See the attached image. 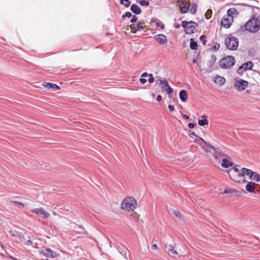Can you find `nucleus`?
Segmentation results:
<instances>
[{
	"instance_id": "obj_39",
	"label": "nucleus",
	"mask_w": 260,
	"mask_h": 260,
	"mask_svg": "<svg viewBox=\"0 0 260 260\" xmlns=\"http://www.w3.org/2000/svg\"><path fill=\"white\" fill-rule=\"evenodd\" d=\"M211 14H212V10H210V9H209L207 11V13H206V14L205 15L206 17V18L208 19H209Z\"/></svg>"
},
{
	"instance_id": "obj_46",
	"label": "nucleus",
	"mask_w": 260,
	"mask_h": 260,
	"mask_svg": "<svg viewBox=\"0 0 260 260\" xmlns=\"http://www.w3.org/2000/svg\"><path fill=\"white\" fill-rule=\"evenodd\" d=\"M132 217H133V218L135 219H138V215L136 213V212H134L132 214Z\"/></svg>"
},
{
	"instance_id": "obj_26",
	"label": "nucleus",
	"mask_w": 260,
	"mask_h": 260,
	"mask_svg": "<svg viewBox=\"0 0 260 260\" xmlns=\"http://www.w3.org/2000/svg\"><path fill=\"white\" fill-rule=\"evenodd\" d=\"M136 3L139 4L141 6L148 7L149 5V2L145 0L139 1L136 0Z\"/></svg>"
},
{
	"instance_id": "obj_47",
	"label": "nucleus",
	"mask_w": 260,
	"mask_h": 260,
	"mask_svg": "<svg viewBox=\"0 0 260 260\" xmlns=\"http://www.w3.org/2000/svg\"><path fill=\"white\" fill-rule=\"evenodd\" d=\"M168 108L170 110V111H173L174 110V106L172 105H169L168 106Z\"/></svg>"
},
{
	"instance_id": "obj_12",
	"label": "nucleus",
	"mask_w": 260,
	"mask_h": 260,
	"mask_svg": "<svg viewBox=\"0 0 260 260\" xmlns=\"http://www.w3.org/2000/svg\"><path fill=\"white\" fill-rule=\"evenodd\" d=\"M233 21L232 18L229 17V16H225L221 20V25L225 28H229L231 26Z\"/></svg>"
},
{
	"instance_id": "obj_15",
	"label": "nucleus",
	"mask_w": 260,
	"mask_h": 260,
	"mask_svg": "<svg viewBox=\"0 0 260 260\" xmlns=\"http://www.w3.org/2000/svg\"><path fill=\"white\" fill-rule=\"evenodd\" d=\"M117 248L119 253L122 255L125 259H127L130 255L129 253L127 251L128 250L125 247L120 246H118Z\"/></svg>"
},
{
	"instance_id": "obj_30",
	"label": "nucleus",
	"mask_w": 260,
	"mask_h": 260,
	"mask_svg": "<svg viewBox=\"0 0 260 260\" xmlns=\"http://www.w3.org/2000/svg\"><path fill=\"white\" fill-rule=\"evenodd\" d=\"M197 6L196 4H193L191 6L189 9L190 13L192 14H194L197 12Z\"/></svg>"
},
{
	"instance_id": "obj_2",
	"label": "nucleus",
	"mask_w": 260,
	"mask_h": 260,
	"mask_svg": "<svg viewBox=\"0 0 260 260\" xmlns=\"http://www.w3.org/2000/svg\"><path fill=\"white\" fill-rule=\"evenodd\" d=\"M137 202L132 197L125 198L121 203V209L127 212H132L137 208Z\"/></svg>"
},
{
	"instance_id": "obj_48",
	"label": "nucleus",
	"mask_w": 260,
	"mask_h": 260,
	"mask_svg": "<svg viewBox=\"0 0 260 260\" xmlns=\"http://www.w3.org/2000/svg\"><path fill=\"white\" fill-rule=\"evenodd\" d=\"M188 127L190 129L193 128L194 127V124L192 123H189L188 124Z\"/></svg>"
},
{
	"instance_id": "obj_38",
	"label": "nucleus",
	"mask_w": 260,
	"mask_h": 260,
	"mask_svg": "<svg viewBox=\"0 0 260 260\" xmlns=\"http://www.w3.org/2000/svg\"><path fill=\"white\" fill-rule=\"evenodd\" d=\"M173 214L178 218H179L181 216V213L179 211L175 210L173 211Z\"/></svg>"
},
{
	"instance_id": "obj_42",
	"label": "nucleus",
	"mask_w": 260,
	"mask_h": 260,
	"mask_svg": "<svg viewBox=\"0 0 260 260\" xmlns=\"http://www.w3.org/2000/svg\"><path fill=\"white\" fill-rule=\"evenodd\" d=\"M71 227H73V228H74L75 229H77V228L81 229V228L80 226H79L78 225L76 224L75 223H71Z\"/></svg>"
},
{
	"instance_id": "obj_51",
	"label": "nucleus",
	"mask_w": 260,
	"mask_h": 260,
	"mask_svg": "<svg viewBox=\"0 0 260 260\" xmlns=\"http://www.w3.org/2000/svg\"><path fill=\"white\" fill-rule=\"evenodd\" d=\"M232 192V189H225L223 193H229Z\"/></svg>"
},
{
	"instance_id": "obj_6",
	"label": "nucleus",
	"mask_w": 260,
	"mask_h": 260,
	"mask_svg": "<svg viewBox=\"0 0 260 260\" xmlns=\"http://www.w3.org/2000/svg\"><path fill=\"white\" fill-rule=\"evenodd\" d=\"M200 139L209 149H212L213 151H214L215 152V154L213 155L215 159H217V160L218 159L219 160L220 158L223 159L224 157H226L228 156L226 154H225L224 153H223L222 152L217 151L216 148L214 146L211 145L209 143H208L206 141H205L203 138H200Z\"/></svg>"
},
{
	"instance_id": "obj_9",
	"label": "nucleus",
	"mask_w": 260,
	"mask_h": 260,
	"mask_svg": "<svg viewBox=\"0 0 260 260\" xmlns=\"http://www.w3.org/2000/svg\"><path fill=\"white\" fill-rule=\"evenodd\" d=\"M248 82L247 81L240 79L239 80H236L235 87L239 91H242L248 86Z\"/></svg>"
},
{
	"instance_id": "obj_21",
	"label": "nucleus",
	"mask_w": 260,
	"mask_h": 260,
	"mask_svg": "<svg viewBox=\"0 0 260 260\" xmlns=\"http://www.w3.org/2000/svg\"><path fill=\"white\" fill-rule=\"evenodd\" d=\"M214 82L220 85H222L224 84L225 79L224 78L220 76L216 75L214 78Z\"/></svg>"
},
{
	"instance_id": "obj_23",
	"label": "nucleus",
	"mask_w": 260,
	"mask_h": 260,
	"mask_svg": "<svg viewBox=\"0 0 260 260\" xmlns=\"http://www.w3.org/2000/svg\"><path fill=\"white\" fill-rule=\"evenodd\" d=\"M202 118L204 119H200L198 121V124L200 126H204L205 125H207L208 124V121L207 120V116L206 115H203Z\"/></svg>"
},
{
	"instance_id": "obj_16",
	"label": "nucleus",
	"mask_w": 260,
	"mask_h": 260,
	"mask_svg": "<svg viewBox=\"0 0 260 260\" xmlns=\"http://www.w3.org/2000/svg\"><path fill=\"white\" fill-rule=\"evenodd\" d=\"M229 159H230V157L229 156L222 159L221 166L223 168H228L233 166L232 162L230 161Z\"/></svg>"
},
{
	"instance_id": "obj_36",
	"label": "nucleus",
	"mask_w": 260,
	"mask_h": 260,
	"mask_svg": "<svg viewBox=\"0 0 260 260\" xmlns=\"http://www.w3.org/2000/svg\"><path fill=\"white\" fill-rule=\"evenodd\" d=\"M132 17V19L131 20V22L132 23H136L137 21V20H138L137 17L136 15H133Z\"/></svg>"
},
{
	"instance_id": "obj_7",
	"label": "nucleus",
	"mask_w": 260,
	"mask_h": 260,
	"mask_svg": "<svg viewBox=\"0 0 260 260\" xmlns=\"http://www.w3.org/2000/svg\"><path fill=\"white\" fill-rule=\"evenodd\" d=\"M196 22L190 21H183L182 22V26L185 29L187 34H191L194 32L196 29Z\"/></svg>"
},
{
	"instance_id": "obj_41",
	"label": "nucleus",
	"mask_w": 260,
	"mask_h": 260,
	"mask_svg": "<svg viewBox=\"0 0 260 260\" xmlns=\"http://www.w3.org/2000/svg\"><path fill=\"white\" fill-rule=\"evenodd\" d=\"M156 25L157 27H160L161 29H163L165 27L164 25L160 22H156Z\"/></svg>"
},
{
	"instance_id": "obj_61",
	"label": "nucleus",
	"mask_w": 260,
	"mask_h": 260,
	"mask_svg": "<svg viewBox=\"0 0 260 260\" xmlns=\"http://www.w3.org/2000/svg\"><path fill=\"white\" fill-rule=\"evenodd\" d=\"M53 215H56V213H55V212H53Z\"/></svg>"
},
{
	"instance_id": "obj_37",
	"label": "nucleus",
	"mask_w": 260,
	"mask_h": 260,
	"mask_svg": "<svg viewBox=\"0 0 260 260\" xmlns=\"http://www.w3.org/2000/svg\"><path fill=\"white\" fill-rule=\"evenodd\" d=\"M138 23L139 26L141 27V30L144 29V25H145V22L144 21H138L137 22Z\"/></svg>"
},
{
	"instance_id": "obj_59",
	"label": "nucleus",
	"mask_w": 260,
	"mask_h": 260,
	"mask_svg": "<svg viewBox=\"0 0 260 260\" xmlns=\"http://www.w3.org/2000/svg\"><path fill=\"white\" fill-rule=\"evenodd\" d=\"M192 62H193V63H196L197 60L196 59H193Z\"/></svg>"
},
{
	"instance_id": "obj_49",
	"label": "nucleus",
	"mask_w": 260,
	"mask_h": 260,
	"mask_svg": "<svg viewBox=\"0 0 260 260\" xmlns=\"http://www.w3.org/2000/svg\"><path fill=\"white\" fill-rule=\"evenodd\" d=\"M148 75H149V74H148L147 73L145 72V73H143V74L141 75V77H143V78H145V77H148Z\"/></svg>"
},
{
	"instance_id": "obj_14",
	"label": "nucleus",
	"mask_w": 260,
	"mask_h": 260,
	"mask_svg": "<svg viewBox=\"0 0 260 260\" xmlns=\"http://www.w3.org/2000/svg\"><path fill=\"white\" fill-rule=\"evenodd\" d=\"M177 3L181 9V13L184 14L188 11L189 7L186 3L181 0H178Z\"/></svg>"
},
{
	"instance_id": "obj_33",
	"label": "nucleus",
	"mask_w": 260,
	"mask_h": 260,
	"mask_svg": "<svg viewBox=\"0 0 260 260\" xmlns=\"http://www.w3.org/2000/svg\"><path fill=\"white\" fill-rule=\"evenodd\" d=\"M11 203H12L15 205H18L19 206H20L21 207H24V205L23 203H22L21 202H19L18 201H11Z\"/></svg>"
},
{
	"instance_id": "obj_50",
	"label": "nucleus",
	"mask_w": 260,
	"mask_h": 260,
	"mask_svg": "<svg viewBox=\"0 0 260 260\" xmlns=\"http://www.w3.org/2000/svg\"><path fill=\"white\" fill-rule=\"evenodd\" d=\"M156 100L158 102H160L162 100V97L160 95H158L156 98Z\"/></svg>"
},
{
	"instance_id": "obj_3",
	"label": "nucleus",
	"mask_w": 260,
	"mask_h": 260,
	"mask_svg": "<svg viewBox=\"0 0 260 260\" xmlns=\"http://www.w3.org/2000/svg\"><path fill=\"white\" fill-rule=\"evenodd\" d=\"M241 173H239V177H244L245 175L249 176V179L260 183V175L257 173L252 172L251 170L243 168L241 170Z\"/></svg>"
},
{
	"instance_id": "obj_20",
	"label": "nucleus",
	"mask_w": 260,
	"mask_h": 260,
	"mask_svg": "<svg viewBox=\"0 0 260 260\" xmlns=\"http://www.w3.org/2000/svg\"><path fill=\"white\" fill-rule=\"evenodd\" d=\"M179 98L182 102H186L188 98L187 91L185 90H180L179 92Z\"/></svg>"
},
{
	"instance_id": "obj_27",
	"label": "nucleus",
	"mask_w": 260,
	"mask_h": 260,
	"mask_svg": "<svg viewBox=\"0 0 260 260\" xmlns=\"http://www.w3.org/2000/svg\"><path fill=\"white\" fill-rule=\"evenodd\" d=\"M168 251H169V252L172 255H177L178 254L177 251L174 249V246L172 244H171L169 245V249Z\"/></svg>"
},
{
	"instance_id": "obj_31",
	"label": "nucleus",
	"mask_w": 260,
	"mask_h": 260,
	"mask_svg": "<svg viewBox=\"0 0 260 260\" xmlns=\"http://www.w3.org/2000/svg\"><path fill=\"white\" fill-rule=\"evenodd\" d=\"M216 60V57L215 55H212L211 56V59L209 60L210 66H212L213 64L215 62Z\"/></svg>"
},
{
	"instance_id": "obj_18",
	"label": "nucleus",
	"mask_w": 260,
	"mask_h": 260,
	"mask_svg": "<svg viewBox=\"0 0 260 260\" xmlns=\"http://www.w3.org/2000/svg\"><path fill=\"white\" fill-rule=\"evenodd\" d=\"M256 184L252 182H248L246 185V189L248 192H253L255 188Z\"/></svg>"
},
{
	"instance_id": "obj_19",
	"label": "nucleus",
	"mask_w": 260,
	"mask_h": 260,
	"mask_svg": "<svg viewBox=\"0 0 260 260\" xmlns=\"http://www.w3.org/2000/svg\"><path fill=\"white\" fill-rule=\"evenodd\" d=\"M43 85L48 89L53 88L55 90L60 89V87L57 84L54 83L44 82Z\"/></svg>"
},
{
	"instance_id": "obj_56",
	"label": "nucleus",
	"mask_w": 260,
	"mask_h": 260,
	"mask_svg": "<svg viewBox=\"0 0 260 260\" xmlns=\"http://www.w3.org/2000/svg\"><path fill=\"white\" fill-rule=\"evenodd\" d=\"M27 245H30L31 243V241L28 240L26 242Z\"/></svg>"
},
{
	"instance_id": "obj_55",
	"label": "nucleus",
	"mask_w": 260,
	"mask_h": 260,
	"mask_svg": "<svg viewBox=\"0 0 260 260\" xmlns=\"http://www.w3.org/2000/svg\"><path fill=\"white\" fill-rule=\"evenodd\" d=\"M232 170H234V171L235 172H237L239 171L238 169L237 168H233L230 171H232Z\"/></svg>"
},
{
	"instance_id": "obj_24",
	"label": "nucleus",
	"mask_w": 260,
	"mask_h": 260,
	"mask_svg": "<svg viewBox=\"0 0 260 260\" xmlns=\"http://www.w3.org/2000/svg\"><path fill=\"white\" fill-rule=\"evenodd\" d=\"M235 14H238L236 9L235 8H231L228 10L226 16H229V17L233 19V15Z\"/></svg>"
},
{
	"instance_id": "obj_52",
	"label": "nucleus",
	"mask_w": 260,
	"mask_h": 260,
	"mask_svg": "<svg viewBox=\"0 0 260 260\" xmlns=\"http://www.w3.org/2000/svg\"><path fill=\"white\" fill-rule=\"evenodd\" d=\"M157 248V246L156 244H152V249H156Z\"/></svg>"
},
{
	"instance_id": "obj_60",
	"label": "nucleus",
	"mask_w": 260,
	"mask_h": 260,
	"mask_svg": "<svg viewBox=\"0 0 260 260\" xmlns=\"http://www.w3.org/2000/svg\"><path fill=\"white\" fill-rule=\"evenodd\" d=\"M254 23H252V24H251V26H253V25H254Z\"/></svg>"
},
{
	"instance_id": "obj_28",
	"label": "nucleus",
	"mask_w": 260,
	"mask_h": 260,
	"mask_svg": "<svg viewBox=\"0 0 260 260\" xmlns=\"http://www.w3.org/2000/svg\"><path fill=\"white\" fill-rule=\"evenodd\" d=\"M120 3L123 5L126 8H128L131 5V2L129 0H119Z\"/></svg>"
},
{
	"instance_id": "obj_13",
	"label": "nucleus",
	"mask_w": 260,
	"mask_h": 260,
	"mask_svg": "<svg viewBox=\"0 0 260 260\" xmlns=\"http://www.w3.org/2000/svg\"><path fill=\"white\" fill-rule=\"evenodd\" d=\"M154 38L160 45H165L167 43V39L163 34H158L154 36Z\"/></svg>"
},
{
	"instance_id": "obj_4",
	"label": "nucleus",
	"mask_w": 260,
	"mask_h": 260,
	"mask_svg": "<svg viewBox=\"0 0 260 260\" xmlns=\"http://www.w3.org/2000/svg\"><path fill=\"white\" fill-rule=\"evenodd\" d=\"M219 66L223 69H228L232 68L235 63V58L232 56H226L222 58L219 62Z\"/></svg>"
},
{
	"instance_id": "obj_45",
	"label": "nucleus",
	"mask_w": 260,
	"mask_h": 260,
	"mask_svg": "<svg viewBox=\"0 0 260 260\" xmlns=\"http://www.w3.org/2000/svg\"><path fill=\"white\" fill-rule=\"evenodd\" d=\"M198 143L203 148V149H204V150L206 152H210V149H206L205 148H204V147L203 146L202 144L201 143L198 142Z\"/></svg>"
},
{
	"instance_id": "obj_34",
	"label": "nucleus",
	"mask_w": 260,
	"mask_h": 260,
	"mask_svg": "<svg viewBox=\"0 0 260 260\" xmlns=\"http://www.w3.org/2000/svg\"><path fill=\"white\" fill-rule=\"evenodd\" d=\"M149 78H148V82L150 83H152L154 82V79L153 76V75L152 74H149L148 75Z\"/></svg>"
},
{
	"instance_id": "obj_8",
	"label": "nucleus",
	"mask_w": 260,
	"mask_h": 260,
	"mask_svg": "<svg viewBox=\"0 0 260 260\" xmlns=\"http://www.w3.org/2000/svg\"><path fill=\"white\" fill-rule=\"evenodd\" d=\"M157 81L159 82L161 87L169 95H172L173 92V89L169 85L168 82L165 78L159 79Z\"/></svg>"
},
{
	"instance_id": "obj_32",
	"label": "nucleus",
	"mask_w": 260,
	"mask_h": 260,
	"mask_svg": "<svg viewBox=\"0 0 260 260\" xmlns=\"http://www.w3.org/2000/svg\"><path fill=\"white\" fill-rule=\"evenodd\" d=\"M206 39V37L205 35H202L200 37V40L202 42V44L203 45H206V40H205Z\"/></svg>"
},
{
	"instance_id": "obj_29",
	"label": "nucleus",
	"mask_w": 260,
	"mask_h": 260,
	"mask_svg": "<svg viewBox=\"0 0 260 260\" xmlns=\"http://www.w3.org/2000/svg\"><path fill=\"white\" fill-rule=\"evenodd\" d=\"M129 26L130 28H131L132 29H135V30H141V27L139 26L138 23H133V24L129 25Z\"/></svg>"
},
{
	"instance_id": "obj_54",
	"label": "nucleus",
	"mask_w": 260,
	"mask_h": 260,
	"mask_svg": "<svg viewBox=\"0 0 260 260\" xmlns=\"http://www.w3.org/2000/svg\"><path fill=\"white\" fill-rule=\"evenodd\" d=\"M182 116H183V118H184L185 119H186V120H187L189 118V116L187 115H183Z\"/></svg>"
},
{
	"instance_id": "obj_25",
	"label": "nucleus",
	"mask_w": 260,
	"mask_h": 260,
	"mask_svg": "<svg viewBox=\"0 0 260 260\" xmlns=\"http://www.w3.org/2000/svg\"><path fill=\"white\" fill-rule=\"evenodd\" d=\"M190 48L191 50H197L198 49V44L194 41L193 39L190 40Z\"/></svg>"
},
{
	"instance_id": "obj_22",
	"label": "nucleus",
	"mask_w": 260,
	"mask_h": 260,
	"mask_svg": "<svg viewBox=\"0 0 260 260\" xmlns=\"http://www.w3.org/2000/svg\"><path fill=\"white\" fill-rule=\"evenodd\" d=\"M253 64L251 61H247L242 65V67L244 68V71L251 70L253 68Z\"/></svg>"
},
{
	"instance_id": "obj_44",
	"label": "nucleus",
	"mask_w": 260,
	"mask_h": 260,
	"mask_svg": "<svg viewBox=\"0 0 260 260\" xmlns=\"http://www.w3.org/2000/svg\"><path fill=\"white\" fill-rule=\"evenodd\" d=\"M219 48V45L218 44H216V45H215L213 47H212V49L215 50V51H216L217 50H218Z\"/></svg>"
},
{
	"instance_id": "obj_53",
	"label": "nucleus",
	"mask_w": 260,
	"mask_h": 260,
	"mask_svg": "<svg viewBox=\"0 0 260 260\" xmlns=\"http://www.w3.org/2000/svg\"><path fill=\"white\" fill-rule=\"evenodd\" d=\"M191 135H193V136H196V137H197V138H198L200 140H201L200 139V137L199 136H197L195 133H194V132H192L191 133Z\"/></svg>"
},
{
	"instance_id": "obj_58",
	"label": "nucleus",
	"mask_w": 260,
	"mask_h": 260,
	"mask_svg": "<svg viewBox=\"0 0 260 260\" xmlns=\"http://www.w3.org/2000/svg\"><path fill=\"white\" fill-rule=\"evenodd\" d=\"M151 21H152V22H155V20L153 18H152V19H151Z\"/></svg>"
},
{
	"instance_id": "obj_5",
	"label": "nucleus",
	"mask_w": 260,
	"mask_h": 260,
	"mask_svg": "<svg viewBox=\"0 0 260 260\" xmlns=\"http://www.w3.org/2000/svg\"><path fill=\"white\" fill-rule=\"evenodd\" d=\"M225 45L227 48L231 50H235L239 45L238 39L232 35H229L225 39Z\"/></svg>"
},
{
	"instance_id": "obj_43",
	"label": "nucleus",
	"mask_w": 260,
	"mask_h": 260,
	"mask_svg": "<svg viewBox=\"0 0 260 260\" xmlns=\"http://www.w3.org/2000/svg\"><path fill=\"white\" fill-rule=\"evenodd\" d=\"M140 82L142 84H145L147 82V80L144 78L141 77L140 79Z\"/></svg>"
},
{
	"instance_id": "obj_35",
	"label": "nucleus",
	"mask_w": 260,
	"mask_h": 260,
	"mask_svg": "<svg viewBox=\"0 0 260 260\" xmlns=\"http://www.w3.org/2000/svg\"><path fill=\"white\" fill-rule=\"evenodd\" d=\"M132 16V13L129 12H127L125 13V14H123L122 16V17L123 18H125V17H128V18H130Z\"/></svg>"
},
{
	"instance_id": "obj_57",
	"label": "nucleus",
	"mask_w": 260,
	"mask_h": 260,
	"mask_svg": "<svg viewBox=\"0 0 260 260\" xmlns=\"http://www.w3.org/2000/svg\"><path fill=\"white\" fill-rule=\"evenodd\" d=\"M179 27H180V25H179V24H176L175 25V27H176V28H179Z\"/></svg>"
},
{
	"instance_id": "obj_17",
	"label": "nucleus",
	"mask_w": 260,
	"mask_h": 260,
	"mask_svg": "<svg viewBox=\"0 0 260 260\" xmlns=\"http://www.w3.org/2000/svg\"><path fill=\"white\" fill-rule=\"evenodd\" d=\"M131 10L133 13L135 14L136 15H139L142 12L141 8L136 4H133L131 5Z\"/></svg>"
},
{
	"instance_id": "obj_10",
	"label": "nucleus",
	"mask_w": 260,
	"mask_h": 260,
	"mask_svg": "<svg viewBox=\"0 0 260 260\" xmlns=\"http://www.w3.org/2000/svg\"><path fill=\"white\" fill-rule=\"evenodd\" d=\"M40 254L49 258H54L57 257V254L50 248H46L45 250L40 251Z\"/></svg>"
},
{
	"instance_id": "obj_11",
	"label": "nucleus",
	"mask_w": 260,
	"mask_h": 260,
	"mask_svg": "<svg viewBox=\"0 0 260 260\" xmlns=\"http://www.w3.org/2000/svg\"><path fill=\"white\" fill-rule=\"evenodd\" d=\"M31 212L35 213L44 218H47L49 216V214L42 208L32 209Z\"/></svg>"
},
{
	"instance_id": "obj_40",
	"label": "nucleus",
	"mask_w": 260,
	"mask_h": 260,
	"mask_svg": "<svg viewBox=\"0 0 260 260\" xmlns=\"http://www.w3.org/2000/svg\"><path fill=\"white\" fill-rule=\"evenodd\" d=\"M244 71V68L243 67H242V66H240L239 69H238L237 70V73L239 74H241L243 73V72Z\"/></svg>"
},
{
	"instance_id": "obj_1",
	"label": "nucleus",
	"mask_w": 260,
	"mask_h": 260,
	"mask_svg": "<svg viewBox=\"0 0 260 260\" xmlns=\"http://www.w3.org/2000/svg\"><path fill=\"white\" fill-rule=\"evenodd\" d=\"M260 27V10L258 14H255L251 19L245 24V30L250 32H257Z\"/></svg>"
}]
</instances>
